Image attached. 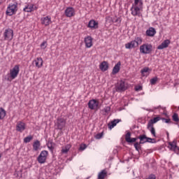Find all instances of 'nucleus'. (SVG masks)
Returning a JSON list of instances; mask_svg holds the SVG:
<instances>
[{
	"mask_svg": "<svg viewBox=\"0 0 179 179\" xmlns=\"http://www.w3.org/2000/svg\"><path fill=\"white\" fill-rule=\"evenodd\" d=\"M130 10L132 16H138V17H141V16H142L143 7L141 6L131 5Z\"/></svg>",
	"mask_w": 179,
	"mask_h": 179,
	"instance_id": "f257e3e1",
	"label": "nucleus"
},
{
	"mask_svg": "<svg viewBox=\"0 0 179 179\" xmlns=\"http://www.w3.org/2000/svg\"><path fill=\"white\" fill-rule=\"evenodd\" d=\"M138 139L140 140V142H136L134 144V146L137 150V152H139L141 150V145H143V143H147L148 141V136H146L145 134L140 135L138 137Z\"/></svg>",
	"mask_w": 179,
	"mask_h": 179,
	"instance_id": "f03ea898",
	"label": "nucleus"
},
{
	"mask_svg": "<svg viewBox=\"0 0 179 179\" xmlns=\"http://www.w3.org/2000/svg\"><path fill=\"white\" fill-rule=\"evenodd\" d=\"M17 12V3H10L7 7L6 15L12 16Z\"/></svg>",
	"mask_w": 179,
	"mask_h": 179,
	"instance_id": "7ed1b4c3",
	"label": "nucleus"
},
{
	"mask_svg": "<svg viewBox=\"0 0 179 179\" xmlns=\"http://www.w3.org/2000/svg\"><path fill=\"white\" fill-rule=\"evenodd\" d=\"M153 46L150 43H145L140 46V52L141 54H150Z\"/></svg>",
	"mask_w": 179,
	"mask_h": 179,
	"instance_id": "20e7f679",
	"label": "nucleus"
},
{
	"mask_svg": "<svg viewBox=\"0 0 179 179\" xmlns=\"http://www.w3.org/2000/svg\"><path fill=\"white\" fill-rule=\"evenodd\" d=\"M47 157H48V151L42 150L37 157L38 163L40 164H44L47 161Z\"/></svg>",
	"mask_w": 179,
	"mask_h": 179,
	"instance_id": "39448f33",
	"label": "nucleus"
},
{
	"mask_svg": "<svg viewBox=\"0 0 179 179\" xmlns=\"http://www.w3.org/2000/svg\"><path fill=\"white\" fill-rule=\"evenodd\" d=\"M3 37L6 41H12L13 39V30L10 28L5 29Z\"/></svg>",
	"mask_w": 179,
	"mask_h": 179,
	"instance_id": "423d86ee",
	"label": "nucleus"
},
{
	"mask_svg": "<svg viewBox=\"0 0 179 179\" xmlns=\"http://www.w3.org/2000/svg\"><path fill=\"white\" fill-rule=\"evenodd\" d=\"M20 71V69L19 68V65L14 66V67L10 70V79L12 80H13V79H16Z\"/></svg>",
	"mask_w": 179,
	"mask_h": 179,
	"instance_id": "0eeeda50",
	"label": "nucleus"
},
{
	"mask_svg": "<svg viewBox=\"0 0 179 179\" xmlns=\"http://www.w3.org/2000/svg\"><path fill=\"white\" fill-rule=\"evenodd\" d=\"M128 89V84L124 81V80H120L117 83L116 85V90L117 92H125Z\"/></svg>",
	"mask_w": 179,
	"mask_h": 179,
	"instance_id": "6e6552de",
	"label": "nucleus"
},
{
	"mask_svg": "<svg viewBox=\"0 0 179 179\" xmlns=\"http://www.w3.org/2000/svg\"><path fill=\"white\" fill-rule=\"evenodd\" d=\"M66 124V120L64 119V117H58L56 122V127L57 129L60 131L65 128V125Z\"/></svg>",
	"mask_w": 179,
	"mask_h": 179,
	"instance_id": "1a4fd4ad",
	"label": "nucleus"
},
{
	"mask_svg": "<svg viewBox=\"0 0 179 179\" xmlns=\"http://www.w3.org/2000/svg\"><path fill=\"white\" fill-rule=\"evenodd\" d=\"M66 17H72L76 15L75 8L73 7H67L64 11Z\"/></svg>",
	"mask_w": 179,
	"mask_h": 179,
	"instance_id": "9d476101",
	"label": "nucleus"
},
{
	"mask_svg": "<svg viewBox=\"0 0 179 179\" xmlns=\"http://www.w3.org/2000/svg\"><path fill=\"white\" fill-rule=\"evenodd\" d=\"M15 128L17 132L22 133L26 129V123L22 121L17 122Z\"/></svg>",
	"mask_w": 179,
	"mask_h": 179,
	"instance_id": "9b49d317",
	"label": "nucleus"
},
{
	"mask_svg": "<svg viewBox=\"0 0 179 179\" xmlns=\"http://www.w3.org/2000/svg\"><path fill=\"white\" fill-rule=\"evenodd\" d=\"M41 23L44 26H50V24L52 23V21H51V17L48 15L46 17H41Z\"/></svg>",
	"mask_w": 179,
	"mask_h": 179,
	"instance_id": "f8f14e48",
	"label": "nucleus"
},
{
	"mask_svg": "<svg viewBox=\"0 0 179 179\" xmlns=\"http://www.w3.org/2000/svg\"><path fill=\"white\" fill-rule=\"evenodd\" d=\"M88 107L90 110H96L99 107V101L96 99H91L88 102Z\"/></svg>",
	"mask_w": 179,
	"mask_h": 179,
	"instance_id": "ddd939ff",
	"label": "nucleus"
},
{
	"mask_svg": "<svg viewBox=\"0 0 179 179\" xmlns=\"http://www.w3.org/2000/svg\"><path fill=\"white\" fill-rule=\"evenodd\" d=\"M87 27L91 30H96V29H99V22L94 20H91L88 22Z\"/></svg>",
	"mask_w": 179,
	"mask_h": 179,
	"instance_id": "4468645a",
	"label": "nucleus"
},
{
	"mask_svg": "<svg viewBox=\"0 0 179 179\" xmlns=\"http://www.w3.org/2000/svg\"><path fill=\"white\" fill-rule=\"evenodd\" d=\"M86 48H91L93 46V38L92 36H87L84 39Z\"/></svg>",
	"mask_w": 179,
	"mask_h": 179,
	"instance_id": "2eb2a0df",
	"label": "nucleus"
},
{
	"mask_svg": "<svg viewBox=\"0 0 179 179\" xmlns=\"http://www.w3.org/2000/svg\"><path fill=\"white\" fill-rule=\"evenodd\" d=\"M138 139V137L131 138V132L129 131H127V133L125 135V141L128 143H134V142H136Z\"/></svg>",
	"mask_w": 179,
	"mask_h": 179,
	"instance_id": "dca6fc26",
	"label": "nucleus"
},
{
	"mask_svg": "<svg viewBox=\"0 0 179 179\" xmlns=\"http://www.w3.org/2000/svg\"><path fill=\"white\" fill-rule=\"evenodd\" d=\"M36 9H37V8L34 7V4H28L25 6V7L23 8V10L24 12L30 13L36 10Z\"/></svg>",
	"mask_w": 179,
	"mask_h": 179,
	"instance_id": "f3484780",
	"label": "nucleus"
},
{
	"mask_svg": "<svg viewBox=\"0 0 179 179\" xmlns=\"http://www.w3.org/2000/svg\"><path fill=\"white\" fill-rule=\"evenodd\" d=\"M169 44H170V40L166 39L164 41L161 45H158L157 50H164V48H167V47H169Z\"/></svg>",
	"mask_w": 179,
	"mask_h": 179,
	"instance_id": "a211bd4d",
	"label": "nucleus"
},
{
	"mask_svg": "<svg viewBox=\"0 0 179 179\" xmlns=\"http://www.w3.org/2000/svg\"><path fill=\"white\" fill-rule=\"evenodd\" d=\"M33 64H35L36 68H41L43 66V58L37 57L34 62Z\"/></svg>",
	"mask_w": 179,
	"mask_h": 179,
	"instance_id": "6ab92c4d",
	"label": "nucleus"
},
{
	"mask_svg": "<svg viewBox=\"0 0 179 179\" xmlns=\"http://www.w3.org/2000/svg\"><path fill=\"white\" fill-rule=\"evenodd\" d=\"M146 36L148 37H153L156 34V29L153 27H150L145 32Z\"/></svg>",
	"mask_w": 179,
	"mask_h": 179,
	"instance_id": "aec40b11",
	"label": "nucleus"
},
{
	"mask_svg": "<svg viewBox=\"0 0 179 179\" xmlns=\"http://www.w3.org/2000/svg\"><path fill=\"white\" fill-rule=\"evenodd\" d=\"M120 69H121V62H118L113 69L112 73L113 75H116L120 72Z\"/></svg>",
	"mask_w": 179,
	"mask_h": 179,
	"instance_id": "412c9836",
	"label": "nucleus"
},
{
	"mask_svg": "<svg viewBox=\"0 0 179 179\" xmlns=\"http://www.w3.org/2000/svg\"><path fill=\"white\" fill-rule=\"evenodd\" d=\"M119 122H121L120 119L113 120L110 123L108 124V127L109 129H113V128H114V127H115L117 124H118Z\"/></svg>",
	"mask_w": 179,
	"mask_h": 179,
	"instance_id": "4be33fe9",
	"label": "nucleus"
},
{
	"mask_svg": "<svg viewBox=\"0 0 179 179\" xmlns=\"http://www.w3.org/2000/svg\"><path fill=\"white\" fill-rule=\"evenodd\" d=\"M162 120V117L160 116H157L156 117H154L153 119H151L148 122V124H149L150 127H152L154 124H156V122H159Z\"/></svg>",
	"mask_w": 179,
	"mask_h": 179,
	"instance_id": "5701e85b",
	"label": "nucleus"
},
{
	"mask_svg": "<svg viewBox=\"0 0 179 179\" xmlns=\"http://www.w3.org/2000/svg\"><path fill=\"white\" fill-rule=\"evenodd\" d=\"M99 69L102 71V72H106L108 69V63L107 62H103L99 65Z\"/></svg>",
	"mask_w": 179,
	"mask_h": 179,
	"instance_id": "b1692460",
	"label": "nucleus"
},
{
	"mask_svg": "<svg viewBox=\"0 0 179 179\" xmlns=\"http://www.w3.org/2000/svg\"><path fill=\"white\" fill-rule=\"evenodd\" d=\"M141 73L143 76H149V74L150 73V69H149V67H144L141 70Z\"/></svg>",
	"mask_w": 179,
	"mask_h": 179,
	"instance_id": "393cba45",
	"label": "nucleus"
},
{
	"mask_svg": "<svg viewBox=\"0 0 179 179\" xmlns=\"http://www.w3.org/2000/svg\"><path fill=\"white\" fill-rule=\"evenodd\" d=\"M125 48H127V50H131L132 48H136V45H135V42L134 41H131L125 44Z\"/></svg>",
	"mask_w": 179,
	"mask_h": 179,
	"instance_id": "a878e982",
	"label": "nucleus"
},
{
	"mask_svg": "<svg viewBox=\"0 0 179 179\" xmlns=\"http://www.w3.org/2000/svg\"><path fill=\"white\" fill-rule=\"evenodd\" d=\"M147 129H148V131H150L152 136H154V138H156V129H155L153 125L150 126L149 124H147Z\"/></svg>",
	"mask_w": 179,
	"mask_h": 179,
	"instance_id": "bb28decb",
	"label": "nucleus"
},
{
	"mask_svg": "<svg viewBox=\"0 0 179 179\" xmlns=\"http://www.w3.org/2000/svg\"><path fill=\"white\" fill-rule=\"evenodd\" d=\"M121 22H122L121 17H113V23L115 24V26H121Z\"/></svg>",
	"mask_w": 179,
	"mask_h": 179,
	"instance_id": "cd10ccee",
	"label": "nucleus"
},
{
	"mask_svg": "<svg viewBox=\"0 0 179 179\" xmlns=\"http://www.w3.org/2000/svg\"><path fill=\"white\" fill-rule=\"evenodd\" d=\"M133 41L134 42L136 47H138V45H141V44H142L143 39L142 38L137 36L134 38V40H133Z\"/></svg>",
	"mask_w": 179,
	"mask_h": 179,
	"instance_id": "c85d7f7f",
	"label": "nucleus"
},
{
	"mask_svg": "<svg viewBox=\"0 0 179 179\" xmlns=\"http://www.w3.org/2000/svg\"><path fill=\"white\" fill-rule=\"evenodd\" d=\"M107 176V171L106 169H103L98 174V179H104Z\"/></svg>",
	"mask_w": 179,
	"mask_h": 179,
	"instance_id": "c756f323",
	"label": "nucleus"
},
{
	"mask_svg": "<svg viewBox=\"0 0 179 179\" xmlns=\"http://www.w3.org/2000/svg\"><path fill=\"white\" fill-rule=\"evenodd\" d=\"M72 147V145H71V144H67L66 145H65V147H63L62 148V153L66 155V153H68V152H69V149H71V148Z\"/></svg>",
	"mask_w": 179,
	"mask_h": 179,
	"instance_id": "7c9ffc66",
	"label": "nucleus"
},
{
	"mask_svg": "<svg viewBox=\"0 0 179 179\" xmlns=\"http://www.w3.org/2000/svg\"><path fill=\"white\" fill-rule=\"evenodd\" d=\"M47 146L50 152H53L54 148H55V143L52 142V141H48Z\"/></svg>",
	"mask_w": 179,
	"mask_h": 179,
	"instance_id": "2f4dec72",
	"label": "nucleus"
},
{
	"mask_svg": "<svg viewBox=\"0 0 179 179\" xmlns=\"http://www.w3.org/2000/svg\"><path fill=\"white\" fill-rule=\"evenodd\" d=\"M169 145L171 146V150H176L177 149V141L174 140L173 142H169Z\"/></svg>",
	"mask_w": 179,
	"mask_h": 179,
	"instance_id": "473e14b6",
	"label": "nucleus"
},
{
	"mask_svg": "<svg viewBox=\"0 0 179 179\" xmlns=\"http://www.w3.org/2000/svg\"><path fill=\"white\" fill-rule=\"evenodd\" d=\"M41 144L40 142L38 141V140H36L34 144H33V149L35 152H37V150H38V149L40 148Z\"/></svg>",
	"mask_w": 179,
	"mask_h": 179,
	"instance_id": "72a5a7b5",
	"label": "nucleus"
},
{
	"mask_svg": "<svg viewBox=\"0 0 179 179\" xmlns=\"http://www.w3.org/2000/svg\"><path fill=\"white\" fill-rule=\"evenodd\" d=\"M135 6H143V0H134V2L132 3Z\"/></svg>",
	"mask_w": 179,
	"mask_h": 179,
	"instance_id": "f704fd0d",
	"label": "nucleus"
},
{
	"mask_svg": "<svg viewBox=\"0 0 179 179\" xmlns=\"http://www.w3.org/2000/svg\"><path fill=\"white\" fill-rule=\"evenodd\" d=\"M6 115V111L2 108H0V120H3Z\"/></svg>",
	"mask_w": 179,
	"mask_h": 179,
	"instance_id": "c9c22d12",
	"label": "nucleus"
},
{
	"mask_svg": "<svg viewBox=\"0 0 179 179\" xmlns=\"http://www.w3.org/2000/svg\"><path fill=\"white\" fill-rule=\"evenodd\" d=\"M32 140H33V136H28L24 138V143H29Z\"/></svg>",
	"mask_w": 179,
	"mask_h": 179,
	"instance_id": "e433bc0d",
	"label": "nucleus"
},
{
	"mask_svg": "<svg viewBox=\"0 0 179 179\" xmlns=\"http://www.w3.org/2000/svg\"><path fill=\"white\" fill-rule=\"evenodd\" d=\"M157 80H159V78L157 77H154L152 78L150 80V85H156V83L157 82Z\"/></svg>",
	"mask_w": 179,
	"mask_h": 179,
	"instance_id": "4c0bfd02",
	"label": "nucleus"
},
{
	"mask_svg": "<svg viewBox=\"0 0 179 179\" xmlns=\"http://www.w3.org/2000/svg\"><path fill=\"white\" fill-rule=\"evenodd\" d=\"M173 120L175 121V122H178L179 118L178 115L177 113L173 114L172 116Z\"/></svg>",
	"mask_w": 179,
	"mask_h": 179,
	"instance_id": "58836bf2",
	"label": "nucleus"
},
{
	"mask_svg": "<svg viewBox=\"0 0 179 179\" xmlns=\"http://www.w3.org/2000/svg\"><path fill=\"white\" fill-rule=\"evenodd\" d=\"M156 143V140L155 138L147 137V143Z\"/></svg>",
	"mask_w": 179,
	"mask_h": 179,
	"instance_id": "ea45409f",
	"label": "nucleus"
},
{
	"mask_svg": "<svg viewBox=\"0 0 179 179\" xmlns=\"http://www.w3.org/2000/svg\"><path fill=\"white\" fill-rule=\"evenodd\" d=\"M47 41H43L41 44V48L43 49V50H45V48H47Z\"/></svg>",
	"mask_w": 179,
	"mask_h": 179,
	"instance_id": "a19ab883",
	"label": "nucleus"
},
{
	"mask_svg": "<svg viewBox=\"0 0 179 179\" xmlns=\"http://www.w3.org/2000/svg\"><path fill=\"white\" fill-rule=\"evenodd\" d=\"M161 120H162L163 122H165V124H170L171 122V120L170 119H166L164 117H161Z\"/></svg>",
	"mask_w": 179,
	"mask_h": 179,
	"instance_id": "79ce46f5",
	"label": "nucleus"
},
{
	"mask_svg": "<svg viewBox=\"0 0 179 179\" xmlns=\"http://www.w3.org/2000/svg\"><path fill=\"white\" fill-rule=\"evenodd\" d=\"M106 22H108L109 23H113L114 17H106Z\"/></svg>",
	"mask_w": 179,
	"mask_h": 179,
	"instance_id": "37998d69",
	"label": "nucleus"
},
{
	"mask_svg": "<svg viewBox=\"0 0 179 179\" xmlns=\"http://www.w3.org/2000/svg\"><path fill=\"white\" fill-rule=\"evenodd\" d=\"M136 92H140V90H143V87L141 85H136L134 87Z\"/></svg>",
	"mask_w": 179,
	"mask_h": 179,
	"instance_id": "c03bdc74",
	"label": "nucleus"
},
{
	"mask_svg": "<svg viewBox=\"0 0 179 179\" xmlns=\"http://www.w3.org/2000/svg\"><path fill=\"white\" fill-rule=\"evenodd\" d=\"M110 110H111V107L110 106H106L104 108V111L105 113H106V114H108V113H110Z\"/></svg>",
	"mask_w": 179,
	"mask_h": 179,
	"instance_id": "a18cd8bd",
	"label": "nucleus"
},
{
	"mask_svg": "<svg viewBox=\"0 0 179 179\" xmlns=\"http://www.w3.org/2000/svg\"><path fill=\"white\" fill-rule=\"evenodd\" d=\"M96 139H101L103 138V132L95 136Z\"/></svg>",
	"mask_w": 179,
	"mask_h": 179,
	"instance_id": "49530a36",
	"label": "nucleus"
},
{
	"mask_svg": "<svg viewBox=\"0 0 179 179\" xmlns=\"http://www.w3.org/2000/svg\"><path fill=\"white\" fill-rule=\"evenodd\" d=\"M86 148H87V145H86V144H82L80 146V150H85V149H86Z\"/></svg>",
	"mask_w": 179,
	"mask_h": 179,
	"instance_id": "de8ad7c7",
	"label": "nucleus"
},
{
	"mask_svg": "<svg viewBox=\"0 0 179 179\" xmlns=\"http://www.w3.org/2000/svg\"><path fill=\"white\" fill-rule=\"evenodd\" d=\"M159 108H162V106H157V107H154V110H157Z\"/></svg>",
	"mask_w": 179,
	"mask_h": 179,
	"instance_id": "09e8293b",
	"label": "nucleus"
},
{
	"mask_svg": "<svg viewBox=\"0 0 179 179\" xmlns=\"http://www.w3.org/2000/svg\"><path fill=\"white\" fill-rule=\"evenodd\" d=\"M176 149H177L178 150H179V147L177 146V148H176Z\"/></svg>",
	"mask_w": 179,
	"mask_h": 179,
	"instance_id": "8fccbe9b",
	"label": "nucleus"
},
{
	"mask_svg": "<svg viewBox=\"0 0 179 179\" xmlns=\"http://www.w3.org/2000/svg\"><path fill=\"white\" fill-rule=\"evenodd\" d=\"M89 178H90V177H87V178H86V179H89Z\"/></svg>",
	"mask_w": 179,
	"mask_h": 179,
	"instance_id": "3c124183",
	"label": "nucleus"
},
{
	"mask_svg": "<svg viewBox=\"0 0 179 179\" xmlns=\"http://www.w3.org/2000/svg\"><path fill=\"white\" fill-rule=\"evenodd\" d=\"M0 5H1V1H0Z\"/></svg>",
	"mask_w": 179,
	"mask_h": 179,
	"instance_id": "603ef678",
	"label": "nucleus"
}]
</instances>
